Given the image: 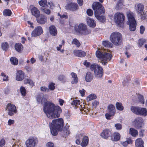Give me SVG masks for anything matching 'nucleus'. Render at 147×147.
I'll list each match as a JSON object with an SVG mask.
<instances>
[{"label":"nucleus","mask_w":147,"mask_h":147,"mask_svg":"<svg viewBox=\"0 0 147 147\" xmlns=\"http://www.w3.org/2000/svg\"><path fill=\"white\" fill-rule=\"evenodd\" d=\"M88 139L87 137L85 136L84 137L82 142L81 144V145L82 146H86L88 144Z\"/></svg>","instance_id":"nucleus-33"},{"label":"nucleus","mask_w":147,"mask_h":147,"mask_svg":"<svg viewBox=\"0 0 147 147\" xmlns=\"http://www.w3.org/2000/svg\"><path fill=\"white\" fill-rule=\"evenodd\" d=\"M8 114L10 116H12L17 113L16 107L15 105L10 103H8L7 105Z\"/></svg>","instance_id":"nucleus-10"},{"label":"nucleus","mask_w":147,"mask_h":147,"mask_svg":"<svg viewBox=\"0 0 147 147\" xmlns=\"http://www.w3.org/2000/svg\"><path fill=\"white\" fill-rule=\"evenodd\" d=\"M42 97L43 96H42V97L40 95L38 96L37 98V100L38 103H42L43 102H45V99Z\"/></svg>","instance_id":"nucleus-44"},{"label":"nucleus","mask_w":147,"mask_h":147,"mask_svg":"<svg viewBox=\"0 0 147 147\" xmlns=\"http://www.w3.org/2000/svg\"><path fill=\"white\" fill-rule=\"evenodd\" d=\"M25 69L27 71L30 72L32 71V68L31 67H30L28 66H26L25 67Z\"/></svg>","instance_id":"nucleus-64"},{"label":"nucleus","mask_w":147,"mask_h":147,"mask_svg":"<svg viewBox=\"0 0 147 147\" xmlns=\"http://www.w3.org/2000/svg\"><path fill=\"white\" fill-rule=\"evenodd\" d=\"M86 21L88 25L90 27L94 28L96 26L95 22L93 19L87 17Z\"/></svg>","instance_id":"nucleus-24"},{"label":"nucleus","mask_w":147,"mask_h":147,"mask_svg":"<svg viewBox=\"0 0 147 147\" xmlns=\"http://www.w3.org/2000/svg\"><path fill=\"white\" fill-rule=\"evenodd\" d=\"M96 57L99 59L101 63L105 65L107 63V61L111 59L112 57L111 53L107 52L106 51L105 52H103L102 50H98L96 52Z\"/></svg>","instance_id":"nucleus-3"},{"label":"nucleus","mask_w":147,"mask_h":147,"mask_svg":"<svg viewBox=\"0 0 147 147\" xmlns=\"http://www.w3.org/2000/svg\"><path fill=\"white\" fill-rule=\"evenodd\" d=\"M93 79V76L92 74L90 72L86 73L85 76V80L87 82H90Z\"/></svg>","instance_id":"nucleus-32"},{"label":"nucleus","mask_w":147,"mask_h":147,"mask_svg":"<svg viewBox=\"0 0 147 147\" xmlns=\"http://www.w3.org/2000/svg\"><path fill=\"white\" fill-rule=\"evenodd\" d=\"M20 91L21 94L23 96H25L26 95V90L24 87L21 86L20 88Z\"/></svg>","instance_id":"nucleus-49"},{"label":"nucleus","mask_w":147,"mask_h":147,"mask_svg":"<svg viewBox=\"0 0 147 147\" xmlns=\"http://www.w3.org/2000/svg\"><path fill=\"white\" fill-rule=\"evenodd\" d=\"M111 134L112 133L110 130L106 129L103 131L101 133L100 135L103 138L107 139L111 136Z\"/></svg>","instance_id":"nucleus-16"},{"label":"nucleus","mask_w":147,"mask_h":147,"mask_svg":"<svg viewBox=\"0 0 147 147\" xmlns=\"http://www.w3.org/2000/svg\"><path fill=\"white\" fill-rule=\"evenodd\" d=\"M115 126L116 129L117 130H119L122 128V126L119 123H116L115 125Z\"/></svg>","instance_id":"nucleus-54"},{"label":"nucleus","mask_w":147,"mask_h":147,"mask_svg":"<svg viewBox=\"0 0 147 147\" xmlns=\"http://www.w3.org/2000/svg\"><path fill=\"white\" fill-rule=\"evenodd\" d=\"M78 7V5L76 3L71 2L67 3L65 6V8L66 9L71 11L76 10Z\"/></svg>","instance_id":"nucleus-12"},{"label":"nucleus","mask_w":147,"mask_h":147,"mask_svg":"<svg viewBox=\"0 0 147 147\" xmlns=\"http://www.w3.org/2000/svg\"><path fill=\"white\" fill-rule=\"evenodd\" d=\"M55 84L53 83H50L48 86L49 88L51 90H54L55 88Z\"/></svg>","instance_id":"nucleus-55"},{"label":"nucleus","mask_w":147,"mask_h":147,"mask_svg":"<svg viewBox=\"0 0 147 147\" xmlns=\"http://www.w3.org/2000/svg\"><path fill=\"white\" fill-rule=\"evenodd\" d=\"M123 6L122 0H119L117 4L116 7L117 9H119L122 7Z\"/></svg>","instance_id":"nucleus-53"},{"label":"nucleus","mask_w":147,"mask_h":147,"mask_svg":"<svg viewBox=\"0 0 147 147\" xmlns=\"http://www.w3.org/2000/svg\"><path fill=\"white\" fill-rule=\"evenodd\" d=\"M127 24L129 25V29L130 31H133L135 30L137 25L136 21L127 22Z\"/></svg>","instance_id":"nucleus-22"},{"label":"nucleus","mask_w":147,"mask_h":147,"mask_svg":"<svg viewBox=\"0 0 147 147\" xmlns=\"http://www.w3.org/2000/svg\"><path fill=\"white\" fill-rule=\"evenodd\" d=\"M40 90L41 91L44 92H48L49 91V89L45 86H42L40 87Z\"/></svg>","instance_id":"nucleus-58"},{"label":"nucleus","mask_w":147,"mask_h":147,"mask_svg":"<svg viewBox=\"0 0 147 147\" xmlns=\"http://www.w3.org/2000/svg\"><path fill=\"white\" fill-rule=\"evenodd\" d=\"M38 142L37 138L31 137L27 139L26 142V147H35Z\"/></svg>","instance_id":"nucleus-8"},{"label":"nucleus","mask_w":147,"mask_h":147,"mask_svg":"<svg viewBox=\"0 0 147 147\" xmlns=\"http://www.w3.org/2000/svg\"><path fill=\"white\" fill-rule=\"evenodd\" d=\"M128 21L127 22L136 21L135 18V14L132 12L128 11L127 13Z\"/></svg>","instance_id":"nucleus-17"},{"label":"nucleus","mask_w":147,"mask_h":147,"mask_svg":"<svg viewBox=\"0 0 147 147\" xmlns=\"http://www.w3.org/2000/svg\"><path fill=\"white\" fill-rule=\"evenodd\" d=\"M39 5L44 7H51L53 5V4L51 2H47V0H40L38 2Z\"/></svg>","instance_id":"nucleus-14"},{"label":"nucleus","mask_w":147,"mask_h":147,"mask_svg":"<svg viewBox=\"0 0 147 147\" xmlns=\"http://www.w3.org/2000/svg\"><path fill=\"white\" fill-rule=\"evenodd\" d=\"M24 77V73L21 70L18 71L16 73V80L18 81H21L23 80Z\"/></svg>","instance_id":"nucleus-18"},{"label":"nucleus","mask_w":147,"mask_h":147,"mask_svg":"<svg viewBox=\"0 0 147 147\" xmlns=\"http://www.w3.org/2000/svg\"><path fill=\"white\" fill-rule=\"evenodd\" d=\"M31 11L32 15L36 18L38 17L40 15V13L38 9L36 7H34L32 8Z\"/></svg>","instance_id":"nucleus-26"},{"label":"nucleus","mask_w":147,"mask_h":147,"mask_svg":"<svg viewBox=\"0 0 147 147\" xmlns=\"http://www.w3.org/2000/svg\"><path fill=\"white\" fill-rule=\"evenodd\" d=\"M146 42V41L144 39H140L138 41V45L139 47H141L144 43Z\"/></svg>","instance_id":"nucleus-43"},{"label":"nucleus","mask_w":147,"mask_h":147,"mask_svg":"<svg viewBox=\"0 0 147 147\" xmlns=\"http://www.w3.org/2000/svg\"><path fill=\"white\" fill-rule=\"evenodd\" d=\"M99 102L97 100H95L92 103V106L94 108H96V107L99 105Z\"/></svg>","instance_id":"nucleus-57"},{"label":"nucleus","mask_w":147,"mask_h":147,"mask_svg":"<svg viewBox=\"0 0 147 147\" xmlns=\"http://www.w3.org/2000/svg\"><path fill=\"white\" fill-rule=\"evenodd\" d=\"M129 133L132 136L134 137L137 136L138 134V131L133 128H130V129Z\"/></svg>","instance_id":"nucleus-36"},{"label":"nucleus","mask_w":147,"mask_h":147,"mask_svg":"<svg viewBox=\"0 0 147 147\" xmlns=\"http://www.w3.org/2000/svg\"><path fill=\"white\" fill-rule=\"evenodd\" d=\"M74 54L77 56L82 57L86 55V53L81 50H75L74 51Z\"/></svg>","instance_id":"nucleus-20"},{"label":"nucleus","mask_w":147,"mask_h":147,"mask_svg":"<svg viewBox=\"0 0 147 147\" xmlns=\"http://www.w3.org/2000/svg\"><path fill=\"white\" fill-rule=\"evenodd\" d=\"M146 13L144 12V11L142 12V13L141 14H138L140 15V19L142 20H145L146 19Z\"/></svg>","instance_id":"nucleus-50"},{"label":"nucleus","mask_w":147,"mask_h":147,"mask_svg":"<svg viewBox=\"0 0 147 147\" xmlns=\"http://www.w3.org/2000/svg\"><path fill=\"white\" fill-rule=\"evenodd\" d=\"M24 84H29L30 85L32 86L34 85L33 82L30 79H26L24 81Z\"/></svg>","instance_id":"nucleus-46"},{"label":"nucleus","mask_w":147,"mask_h":147,"mask_svg":"<svg viewBox=\"0 0 147 147\" xmlns=\"http://www.w3.org/2000/svg\"><path fill=\"white\" fill-rule=\"evenodd\" d=\"M145 30V28L144 26H141L140 27V33L141 34H143Z\"/></svg>","instance_id":"nucleus-60"},{"label":"nucleus","mask_w":147,"mask_h":147,"mask_svg":"<svg viewBox=\"0 0 147 147\" xmlns=\"http://www.w3.org/2000/svg\"><path fill=\"white\" fill-rule=\"evenodd\" d=\"M87 14L89 16H92L93 14V11L90 9H88L86 11Z\"/></svg>","instance_id":"nucleus-56"},{"label":"nucleus","mask_w":147,"mask_h":147,"mask_svg":"<svg viewBox=\"0 0 147 147\" xmlns=\"http://www.w3.org/2000/svg\"><path fill=\"white\" fill-rule=\"evenodd\" d=\"M71 75L73 78V80L71 81V84H74L77 83L78 82V80L76 74L74 72H72L71 73Z\"/></svg>","instance_id":"nucleus-31"},{"label":"nucleus","mask_w":147,"mask_h":147,"mask_svg":"<svg viewBox=\"0 0 147 147\" xmlns=\"http://www.w3.org/2000/svg\"><path fill=\"white\" fill-rule=\"evenodd\" d=\"M135 9L137 14H141L144 11V6L142 3H137L135 4Z\"/></svg>","instance_id":"nucleus-15"},{"label":"nucleus","mask_w":147,"mask_h":147,"mask_svg":"<svg viewBox=\"0 0 147 147\" xmlns=\"http://www.w3.org/2000/svg\"><path fill=\"white\" fill-rule=\"evenodd\" d=\"M5 145V141L4 139H2L0 141V147L3 146Z\"/></svg>","instance_id":"nucleus-63"},{"label":"nucleus","mask_w":147,"mask_h":147,"mask_svg":"<svg viewBox=\"0 0 147 147\" xmlns=\"http://www.w3.org/2000/svg\"><path fill=\"white\" fill-rule=\"evenodd\" d=\"M51 131L52 135L56 136L57 134V130L62 129L63 126V121L62 119H58L53 120L52 123L50 124Z\"/></svg>","instance_id":"nucleus-2"},{"label":"nucleus","mask_w":147,"mask_h":147,"mask_svg":"<svg viewBox=\"0 0 147 147\" xmlns=\"http://www.w3.org/2000/svg\"><path fill=\"white\" fill-rule=\"evenodd\" d=\"M38 23L41 24H44L47 20V18L44 16H41L40 18H38L36 19Z\"/></svg>","instance_id":"nucleus-27"},{"label":"nucleus","mask_w":147,"mask_h":147,"mask_svg":"<svg viewBox=\"0 0 147 147\" xmlns=\"http://www.w3.org/2000/svg\"><path fill=\"white\" fill-rule=\"evenodd\" d=\"M132 140L130 138H127L126 140L124 142L121 141V144L124 147L127 146L129 144H132Z\"/></svg>","instance_id":"nucleus-34"},{"label":"nucleus","mask_w":147,"mask_h":147,"mask_svg":"<svg viewBox=\"0 0 147 147\" xmlns=\"http://www.w3.org/2000/svg\"><path fill=\"white\" fill-rule=\"evenodd\" d=\"M15 48L17 51L19 52L22 50L23 46L21 43H17L15 45Z\"/></svg>","instance_id":"nucleus-38"},{"label":"nucleus","mask_w":147,"mask_h":147,"mask_svg":"<svg viewBox=\"0 0 147 147\" xmlns=\"http://www.w3.org/2000/svg\"><path fill=\"white\" fill-rule=\"evenodd\" d=\"M72 43L76 46L77 47H79L80 46V43L78 40L76 39L73 40Z\"/></svg>","instance_id":"nucleus-52"},{"label":"nucleus","mask_w":147,"mask_h":147,"mask_svg":"<svg viewBox=\"0 0 147 147\" xmlns=\"http://www.w3.org/2000/svg\"><path fill=\"white\" fill-rule=\"evenodd\" d=\"M58 79L60 81L63 82L65 80V77L63 75H60L58 77Z\"/></svg>","instance_id":"nucleus-59"},{"label":"nucleus","mask_w":147,"mask_h":147,"mask_svg":"<svg viewBox=\"0 0 147 147\" xmlns=\"http://www.w3.org/2000/svg\"><path fill=\"white\" fill-rule=\"evenodd\" d=\"M3 13L4 15L5 16H10L11 15V12L9 9H5L3 11Z\"/></svg>","instance_id":"nucleus-47"},{"label":"nucleus","mask_w":147,"mask_h":147,"mask_svg":"<svg viewBox=\"0 0 147 147\" xmlns=\"http://www.w3.org/2000/svg\"><path fill=\"white\" fill-rule=\"evenodd\" d=\"M43 110L47 117L50 119L59 117L62 110L60 107L56 106L53 103L46 102L43 107Z\"/></svg>","instance_id":"nucleus-1"},{"label":"nucleus","mask_w":147,"mask_h":147,"mask_svg":"<svg viewBox=\"0 0 147 147\" xmlns=\"http://www.w3.org/2000/svg\"><path fill=\"white\" fill-rule=\"evenodd\" d=\"M138 115L145 116L147 115V110L146 108L139 107Z\"/></svg>","instance_id":"nucleus-29"},{"label":"nucleus","mask_w":147,"mask_h":147,"mask_svg":"<svg viewBox=\"0 0 147 147\" xmlns=\"http://www.w3.org/2000/svg\"><path fill=\"white\" fill-rule=\"evenodd\" d=\"M10 61L11 63L14 65H17L18 63V59L14 57H11L10 58Z\"/></svg>","instance_id":"nucleus-39"},{"label":"nucleus","mask_w":147,"mask_h":147,"mask_svg":"<svg viewBox=\"0 0 147 147\" xmlns=\"http://www.w3.org/2000/svg\"><path fill=\"white\" fill-rule=\"evenodd\" d=\"M102 44L103 45L106 47H111L112 46V44L110 42L107 40L103 41Z\"/></svg>","instance_id":"nucleus-41"},{"label":"nucleus","mask_w":147,"mask_h":147,"mask_svg":"<svg viewBox=\"0 0 147 147\" xmlns=\"http://www.w3.org/2000/svg\"><path fill=\"white\" fill-rule=\"evenodd\" d=\"M139 108V107L131 106L130 108V109L133 113L138 115Z\"/></svg>","instance_id":"nucleus-40"},{"label":"nucleus","mask_w":147,"mask_h":147,"mask_svg":"<svg viewBox=\"0 0 147 147\" xmlns=\"http://www.w3.org/2000/svg\"><path fill=\"white\" fill-rule=\"evenodd\" d=\"M1 76L2 78L3 81L4 82H7L9 80V77L4 72H2Z\"/></svg>","instance_id":"nucleus-45"},{"label":"nucleus","mask_w":147,"mask_h":147,"mask_svg":"<svg viewBox=\"0 0 147 147\" xmlns=\"http://www.w3.org/2000/svg\"><path fill=\"white\" fill-rule=\"evenodd\" d=\"M101 13H98V14H95L94 15L95 17L97 19L101 22H104L105 20V17L103 16H100V14Z\"/></svg>","instance_id":"nucleus-35"},{"label":"nucleus","mask_w":147,"mask_h":147,"mask_svg":"<svg viewBox=\"0 0 147 147\" xmlns=\"http://www.w3.org/2000/svg\"><path fill=\"white\" fill-rule=\"evenodd\" d=\"M49 32L50 34L53 36H56L57 33L56 27L54 25H52L49 27Z\"/></svg>","instance_id":"nucleus-21"},{"label":"nucleus","mask_w":147,"mask_h":147,"mask_svg":"<svg viewBox=\"0 0 147 147\" xmlns=\"http://www.w3.org/2000/svg\"><path fill=\"white\" fill-rule=\"evenodd\" d=\"M144 142L142 139L140 138L137 139L135 142L136 147H144Z\"/></svg>","instance_id":"nucleus-30"},{"label":"nucleus","mask_w":147,"mask_h":147,"mask_svg":"<svg viewBox=\"0 0 147 147\" xmlns=\"http://www.w3.org/2000/svg\"><path fill=\"white\" fill-rule=\"evenodd\" d=\"M96 98V95L94 94H90L86 98L87 100L88 101H89L93 99H95Z\"/></svg>","instance_id":"nucleus-42"},{"label":"nucleus","mask_w":147,"mask_h":147,"mask_svg":"<svg viewBox=\"0 0 147 147\" xmlns=\"http://www.w3.org/2000/svg\"><path fill=\"white\" fill-rule=\"evenodd\" d=\"M110 39L113 45L116 46H119L121 44L122 41V35L118 32H115L111 34Z\"/></svg>","instance_id":"nucleus-4"},{"label":"nucleus","mask_w":147,"mask_h":147,"mask_svg":"<svg viewBox=\"0 0 147 147\" xmlns=\"http://www.w3.org/2000/svg\"><path fill=\"white\" fill-rule=\"evenodd\" d=\"M120 134L117 132H115L113 134L111 140L112 141L116 142L119 141L120 139Z\"/></svg>","instance_id":"nucleus-28"},{"label":"nucleus","mask_w":147,"mask_h":147,"mask_svg":"<svg viewBox=\"0 0 147 147\" xmlns=\"http://www.w3.org/2000/svg\"><path fill=\"white\" fill-rule=\"evenodd\" d=\"M78 32L82 34L86 35L91 32L90 30L87 29V26L83 23L80 24L78 26Z\"/></svg>","instance_id":"nucleus-9"},{"label":"nucleus","mask_w":147,"mask_h":147,"mask_svg":"<svg viewBox=\"0 0 147 147\" xmlns=\"http://www.w3.org/2000/svg\"><path fill=\"white\" fill-rule=\"evenodd\" d=\"M107 109L109 114L114 115L115 113L116 110L114 106L112 104L109 105L107 107Z\"/></svg>","instance_id":"nucleus-23"},{"label":"nucleus","mask_w":147,"mask_h":147,"mask_svg":"<svg viewBox=\"0 0 147 147\" xmlns=\"http://www.w3.org/2000/svg\"><path fill=\"white\" fill-rule=\"evenodd\" d=\"M90 67L92 71H94L96 77L100 78L102 76L103 74V69L99 65L96 63H93L91 64Z\"/></svg>","instance_id":"nucleus-5"},{"label":"nucleus","mask_w":147,"mask_h":147,"mask_svg":"<svg viewBox=\"0 0 147 147\" xmlns=\"http://www.w3.org/2000/svg\"><path fill=\"white\" fill-rule=\"evenodd\" d=\"M43 32L42 28L41 26L35 27L34 30L32 32V36H37L40 35Z\"/></svg>","instance_id":"nucleus-13"},{"label":"nucleus","mask_w":147,"mask_h":147,"mask_svg":"<svg viewBox=\"0 0 147 147\" xmlns=\"http://www.w3.org/2000/svg\"><path fill=\"white\" fill-rule=\"evenodd\" d=\"M129 80V77L128 76H127L124 78L123 82L124 83H127L128 82Z\"/></svg>","instance_id":"nucleus-61"},{"label":"nucleus","mask_w":147,"mask_h":147,"mask_svg":"<svg viewBox=\"0 0 147 147\" xmlns=\"http://www.w3.org/2000/svg\"><path fill=\"white\" fill-rule=\"evenodd\" d=\"M134 102L136 103L140 102L143 104L144 103V98L143 96L141 95H136V96H135V98L134 99Z\"/></svg>","instance_id":"nucleus-25"},{"label":"nucleus","mask_w":147,"mask_h":147,"mask_svg":"<svg viewBox=\"0 0 147 147\" xmlns=\"http://www.w3.org/2000/svg\"><path fill=\"white\" fill-rule=\"evenodd\" d=\"M46 147H54V144L51 142H48L46 144Z\"/></svg>","instance_id":"nucleus-62"},{"label":"nucleus","mask_w":147,"mask_h":147,"mask_svg":"<svg viewBox=\"0 0 147 147\" xmlns=\"http://www.w3.org/2000/svg\"><path fill=\"white\" fill-rule=\"evenodd\" d=\"M92 7L94 11V15L95 14L104 13V9L102 5L98 2H96L93 3Z\"/></svg>","instance_id":"nucleus-7"},{"label":"nucleus","mask_w":147,"mask_h":147,"mask_svg":"<svg viewBox=\"0 0 147 147\" xmlns=\"http://www.w3.org/2000/svg\"><path fill=\"white\" fill-rule=\"evenodd\" d=\"M2 48L3 50H6L8 48L9 46L7 42H3L2 44Z\"/></svg>","instance_id":"nucleus-51"},{"label":"nucleus","mask_w":147,"mask_h":147,"mask_svg":"<svg viewBox=\"0 0 147 147\" xmlns=\"http://www.w3.org/2000/svg\"><path fill=\"white\" fill-rule=\"evenodd\" d=\"M115 106L117 109L118 110L122 111L124 109V107L121 102H117Z\"/></svg>","instance_id":"nucleus-37"},{"label":"nucleus","mask_w":147,"mask_h":147,"mask_svg":"<svg viewBox=\"0 0 147 147\" xmlns=\"http://www.w3.org/2000/svg\"><path fill=\"white\" fill-rule=\"evenodd\" d=\"M71 104L75 108H79L81 111L84 110L83 108L84 107V105H82V103L80 102L79 100H74Z\"/></svg>","instance_id":"nucleus-11"},{"label":"nucleus","mask_w":147,"mask_h":147,"mask_svg":"<svg viewBox=\"0 0 147 147\" xmlns=\"http://www.w3.org/2000/svg\"><path fill=\"white\" fill-rule=\"evenodd\" d=\"M41 10L42 11L47 15H50L51 13V10L49 9L46 8V7L41 8Z\"/></svg>","instance_id":"nucleus-48"},{"label":"nucleus","mask_w":147,"mask_h":147,"mask_svg":"<svg viewBox=\"0 0 147 147\" xmlns=\"http://www.w3.org/2000/svg\"><path fill=\"white\" fill-rule=\"evenodd\" d=\"M114 19L115 22L118 26L121 27L123 26L125 19V17L123 13L119 12L116 13L114 15Z\"/></svg>","instance_id":"nucleus-6"},{"label":"nucleus","mask_w":147,"mask_h":147,"mask_svg":"<svg viewBox=\"0 0 147 147\" xmlns=\"http://www.w3.org/2000/svg\"><path fill=\"white\" fill-rule=\"evenodd\" d=\"M134 123L136 128L140 127H142L143 125V119L141 117L137 118L135 120Z\"/></svg>","instance_id":"nucleus-19"}]
</instances>
